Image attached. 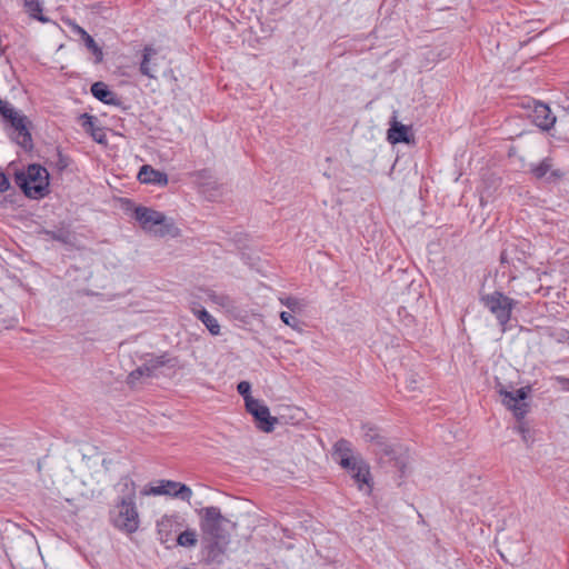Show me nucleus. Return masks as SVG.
<instances>
[{"label": "nucleus", "instance_id": "27", "mask_svg": "<svg viewBox=\"0 0 569 569\" xmlns=\"http://www.w3.org/2000/svg\"><path fill=\"white\" fill-rule=\"evenodd\" d=\"M19 110H17L10 102L0 98V114L6 121L11 120Z\"/></svg>", "mask_w": 569, "mask_h": 569}, {"label": "nucleus", "instance_id": "21", "mask_svg": "<svg viewBox=\"0 0 569 569\" xmlns=\"http://www.w3.org/2000/svg\"><path fill=\"white\" fill-rule=\"evenodd\" d=\"M23 9L30 19L41 23L50 22V19L43 13V0H22Z\"/></svg>", "mask_w": 569, "mask_h": 569}, {"label": "nucleus", "instance_id": "22", "mask_svg": "<svg viewBox=\"0 0 569 569\" xmlns=\"http://www.w3.org/2000/svg\"><path fill=\"white\" fill-rule=\"evenodd\" d=\"M551 168H552L551 159L546 158L538 164L533 166L531 168V172L533 173V176L537 179L545 178L548 172H550V176L547 178L548 180H551V178H559L562 176L558 170L551 171Z\"/></svg>", "mask_w": 569, "mask_h": 569}, {"label": "nucleus", "instance_id": "11", "mask_svg": "<svg viewBox=\"0 0 569 569\" xmlns=\"http://www.w3.org/2000/svg\"><path fill=\"white\" fill-rule=\"evenodd\" d=\"M502 403L512 411L517 420H522L528 413L529 405L525 401L527 391L525 388H519L516 391H501Z\"/></svg>", "mask_w": 569, "mask_h": 569}, {"label": "nucleus", "instance_id": "29", "mask_svg": "<svg viewBox=\"0 0 569 569\" xmlns=\"http://www.w3.org/2000/svg\"><path fill=\"white\" fill-rule=\"evenodd\" d=\"M282 322L297 331H301L300 321L288 311L280 312Z\"/></svg>", "mask_w": 569, "mask_h": 569}, {"label": "nucleus", "instance_id": "20", "mask_svg": "<svg viewBox=\"0 0 569 569\" xmlns=\"http://www.w3.org/2000/svg\"><path fill=\"white\" fill-rule=\"evenodd\" d=\"M81 126L86 132L90 133L94 141L104 143L106 132L104 129L97 126L98 119L88 113H83L79 117Z\"/></svg>", "mask_w": 569, "mask_h": 569}, {"label": "nucleus", "instance_id": "31", "mask_svg": "<svg viewBox=\"0 0 569 569\" xmlns=\"http://www.w3.org/2000/svg\"><path fill=\"white\" fill-rule=\"evenodd\" d=\"M238 392L243 397L244 402L247 403V399L252 398L250 395L251 385L248 381H240L237 386Z\"/></svg>", "mask_w": 569, "mask_h": 569}, {"label": "nucleus", "instance_id": "36", "mask_svg": "<svg viewBox=\"0 0 569 569\" xmlns=\"http://www.w3.org/2000/svg\"><path fill=\"white\" fill-rule=\"evenodd\" d=\"M109 106L121 107V101L109 90Z\"/></svg>", "mask_w": 569, "mask_h": 569}, {"label": "nucleus", "instance_id": "26", "mask_svg": "<svg viewBox=\"0 0 569 569\" xmlns=\"http://www.w3.org/2000/svg\"><path fill=\"white\" fill-rule=\"evenodd\" d=\"M362 430L365 441L371 443L372 446H375L376 442L380 441L382 437L375 426L363 425Z\"/></svg>", "mask_w": 569, "mask_h": 569}, {"label": "nucleus", "instance_id": "30", "mask_svg": "<svg viewBox=\"0 0 569 569\" xmlns=\"http://www.w3.org/2000/svg\"><path fill=\"white\" fill-rule=\"evenodd\" d=\"M281 305L286 306L290 311L297 312L301 310L300 301L293 297L280 299Z\"/></svg>", "mask_w": 569, "mask_h": 569}, {"label": "nucleus", "instance_id": "7", "mask_svg": "<svg viewBox=\"0 0 569 569\" xmlns=\"http://www.w3.org/2000/svg\"><path fill=\"white\" fill-rule=\"evenodd\" d=\"M345 469L351 478L357 483L359 490L366 489V492L369 495L372 491V478L370 473V466L368 462L360 456L350 460L349 467H341Z\"/></svg>", "mask_w": 569, "mask_h": 569}, {"label": "nucleus", "instance_id": "1", "mask_svg": "<svg viewBox=\"0 0 569 569\" xmlns=\"http://www.w3.org/2000/svg\"><path fill=\"white\" fill-rule=\"evenodd\" d=\"M118 495L117 509L118 515L113 519L116 528L127 532H136L139 528L140 519L136 506V485L132 479L124 477L116 486Z\"/></svg>", "mask_w": 569, "mask_h": 569}, {"label": "nucleus", "instance_id": "34", "mask_svg": "<svg viewBox=\"0 0 569 569\" xmlns=\"http://www.w3.org/2000/svg\"><path fill=\"white\" fill-rule=\"evenodd\" d=\"M171 527V521L168 519V518H162L159 522H158V531L159 533L161 535L162 531L167 528Z\"/></svg>", "mask_w": 569, "mask_h": 569}, {"label": "nucleus", "instance_id": "18", "mask_svg": "<svg viewBox=\"0 0 569 569\" xmlns=\"http://www.w3.org/2000/svg\"><path fill=\"white\" fill-rule=\"evenodd\" d=\"M332 457L340 467H349L350 460L358 457V455L353 453L352 445L349 440L339 439L333 445Z\"/></svg>", "mask_w": 569, "mask_h": 569}, {"label": "nucleus", "instance_id": "13", "mask_svg": "<svg viewBox=\"0 0 569 569\" xmlns=\"http://www.w3.org/2000/svg\"><path fill=\"white\" fill-rule=\"evenodd\" d=\"M372 447L375 455L380 459V461H393L395 467L400 471L401 476L405 475L407 467L405 458L397 456V451L387 442L383 436L381 437L380 441L376 442V445Z\"/></svg>", "mask_w": 569, "mask_h": 569}, {"label": "nucleus", "instance_id": "37", "mask_svg": "<svg viewBox=\"0 0 569 569\" xmlns=\"http://www.w3.org/2000/svg\"><path fill=\"white\" fill-rule=\"evenodd\" d=\"M500 261L501 263H508V251L503 250L500 254Z\"/></svg>", "mask_w": 569, "mask_h": 569}, {"label": "nucleus", "instance_id": "32", "mask_svg": "<svg viewBox=\"0 0 569 569\" xmlns=\"http://www.w3.org/2000/svg\"><path fill=\"white\" fill-rule=\"evenodd\" d=\"M519 423L517 425V427L515 428L521 436H522V439L525 441H527V433L529 432V429H528V426L526 422L521 421V420H518Z\"/></svg>", "mask_w": 569, "mask_h": 569}, {"label": "nucleus", "instance_id": "2", "mask_svg": "<svg viewBox=\"0 0 569 569\" xmlns=\"http://www.w3.org/2000/svg\"><path fill=\"white\" fill-rule=\"evenodd\" d=\"M118 201L121 203V208L126 212H130L144 231L152 232L158 237H176L178 234V228L162 212L142 206H134L129 199H118Z\"/></svg>", "mask_w": 569, "mask_h": 569}, {"label": "nucleus", "instance_id": "15", "mask_svg": "<svg viewBox=\"0 0 569 569\" xmlns=\"http://www.w3.org/2000/svg\"><path fill=\"white\" fill-rule=\"evenodd\" d=\"M532 122L542 130H549L556 122V116L551 112L550 108L542 102H535L531 113Z\"/></svg>", "mask_w": 569, "mask_h": 569}, {"label": "nucleus", "instance_id": "14", "mask_svg": "<svg viewBox=\"0 0 569 569\" xmlns=\"http://www.w3.org/2000/svg\"><path fill=\"white\" fill-rule=\"evenodd\" d=\"M37 547V541L34 537L29 532H22L19 536L17 546L10 547L12 557L18 562L19 566L23 567L27 565V556L30 553L34 556V549Z\"/></svg>", "mask_w": 569, "mask_h": 569}, {"label": "nucleus", "instance_id": "28", "mask_svg": "<svg viewBox=\"0 0 569 569\" xmlns=\"http://www.w3.org/2000/svg\"><path fill=\"white\" fill-rule=\"evenodd\" d=\"M92 94L103 103H107V84L104 82H96L91 87Z\"/></svg>", "mask_w": 569, "mask_h": 569}, {"label": "nucleus", "instance_id": "9", "mask_svg": "<svg viewBox=\"0 0 569 569\" xmlns=\"http://www.w3.org/2000/svg\"><path fill=\"white\" fill-rule=\"evenodd\" d=\"M246 408L253 416L257 427L261 431L271 432L274 429L278 419L270 415L269 408L261 401L254 398L247 399Z\"/></svg>", "mask_w": 569, "mask_h": 569}, {"label": "nucleus", "instance_id": "19", "mask_svg": "<svg viewBox=\"0 0 569 569\" xmlns=\"http://www.w3.org/2000/svg\"><path fill=\"white\" fill-rule=\"evenodd\" d=\"M157 50L150 46L144 47L142 61L140 63V72L151 79L157 78L158 58Z\"/></svg>", "mask_w": 569, "mask_h": 569}, {"label": "nucleus", "instance_id": "6", "mask_svg": "<svg viewBox=\"0 0 569 569\" xmlns=\"http://www.w3.org/2000/svg\"><path fill=\"white\" fill-rule=\"evenodd\" d=\"M177 363V358H171L167 352L161 355H147L143 363L129 373L128 385L136 387L142 378H154L158 376L160 368H174Z\"/></svg>", "mask_w": 569, "mask_h": 569}, {"label": "nucleus", "instance_id": "10", "mask_svg": "<svg viewBox=\"0 0 569 569\" xmlns=\"http://www.w3.org/2000/svg\"><path fill=\"white\" fill-rule=\"evenodd\" d=\"M146 493L153 496H172L183 501H190L192 497V490L187 485L172 480H160L158 486L150 487Z\"/></svg>", "mask_w": 569, "mask_h": 569}, {"label": "nucleus", "instance_id": "25", "mask_svg": "<svg viewBox=\"0 0 569 569\" xmlns=\"http://www.w3.org/2000/svg\"><path fill=\"white\" fill-rule=\"evenodd\" d=\"M177 543L181 547L193 548L198 543V535L194 529H187L177 537Z\"/></svg>", "mask_w": 569, "mask_h": 569}, {"label": "nucleus", "instance_id": "4", "mask_svg": "<svg viewBox=\"0 0 569 569\" xmlns=\"http://www.w3.org/2000/svg\"><path fill=\"white\" fill-rule=\"evenodd\" d=\"M17 180L24 194L29 198L40 199L44 197L49 186V173L46 168L31 164L26 173L17 176Z\"/></svg>", "mask_w": 569, "mask_h": 569}, {"label": "nucleus", "instance_id": "8", "mask_svg": "<svg viewBox=\"0 0 569 569\" xmlns=\"http://www.w3.org/2000/svg\"><path fill=\"white\" fill-rule=\"evenodd\" d=\"M201 556L202 561L210 567L221 566L227 558V548L230 540H201Z\"/></svg>", "mask_w": 569, "mask_h": 569}, {"label": "nucleus", "instance_id": "5", "mask_svg": "<svg viewBox=\"0 0 569 569\" xmlns=\"http://www.w3.org/2000/svg\"><path fill=\"white\" fill-rule=\"evenodd\" d=\"M481 302L496 317L501 331L506 332L508 330V323L511 319L512 310L518 302L500 291H493L482 296Z\"/></svg>", "mask_w": 569, "mask_h": 569}, {"label": "nucleus", "instance_id": "16", "mask_svg": "<svg viewBox=\"0 0 569 569\" xmlns=\"http://www.w3.org/2000/svg\"><path fill=\"white\" fill-rule=\"evenodd\" d=\"M387 139L391 144L410 143L413 141V136L410 127L398 122L395 118L388 129Z\"/></svg>", "mask_w": 569, "mask_h": 569}, {"label": "nucleus", "instance_id": "3", "mask_svg": "<svg viewBox=\"0 0 569 569\" xmlns=\"http://www.w3.org/2000/svg\"><path fill=\"white\" fill-rule=\"evenodd\" d=\"M198 516L201 540H230L229 528H234L236 525L221 513L220 508L204 507L198 511Z\"/></svg>", "mask_w": 569, "mask_h": 569}, {"label": "nucleus", "instance_id": "12", "mask_svg": "<svg viewBox=\"0 0 569 569\" xmlns=\"http://www.w3.org/2000/svg\"><path fill=\"white\" fill-rule=\"evenodd\" d=\"M14 130L12 139L22 148L30 149L32 147L31 133L29 131L30 121L27 116L19 111L11 120L8 121Z\"/></svg>", "mask_w": 569, "mask_h": 569}, {"label": "nucleus", "instance_id": "17", "mask_svg": "<svg viewBox=\"0 0 569 569\" xmlns=\"http://www.w3.org/2000/svg\"><path fill=\"white\" fill-rule=\"evenodd\" d=\"M138 179L141 183L160 187L167 186L169 181L166 172L156 170L149 164H143L140 168L138 172Z\"/></svg>", "mask_w": 569, "mask_h": 569}, {"label": "nucleus", "instance_id": "33", "mask_svg": "<svg viewBox=\"0 0 569 569\" xmlns=\"http://www.w3.org/2000/svg\"><path fill=\"white\" fill-rule=\"evenodd\" d=\"M555 380L557 381V383L560 386V388L562 390L569 391V378L563 377V376H557L555 378Z\"/></svg>", "mask_w": 569, "mask_h": 569}, {"label": "nucleus", "instance_id": "24", "mask_svg": "<svg viewBox=\"0 0 569 569\" xmlns=\"http://www.w3.org/2000/svg\"><path fill=\"white\" fill-rule=\"evenodd\" d=\"M198 318L202 321V323L207 327L210 333L217 336L220 333V326L217 319L211 316L206 309H201L198 311Z\"/></svg>", "mask_w": 569, "mask_h": 569}, {"label": "nucleus", "instance_id": "35", "mask_svg": "<svg viewBox=\"0 0 569 569\" xmlns=\"http://www.w3.org/2000/svg\"><path fill=\"white\" fill-rule=\"evenodd\" d=\"M10 187V183H9V180L8 178L6 177V174L3 173H0V191L3 192V191H7Z\"/></svg>", "mask_w": 569, "mask_h": 569}, {"label": "nucleus", "instance_id": "23", "mask_svg": "<svg viewBox=\"0 0 569 569\" xmlns=\"http://www.w3.org/2000/svg\"><path fill=\"white\" fill-rule=\"evenodd\" d=\"M76 31L80 34V37L84 41L86 47L96 56V60L98 62L101 61L103 53H102L101 49L94 42L93 38L90 34H88L86 32V30H83L82 28H80L78 26L76 27Z\"/></svg>", "mask_w": 569, "mask_h": 569}]
</instances>
